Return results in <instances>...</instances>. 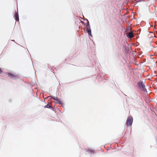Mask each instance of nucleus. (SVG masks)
Here are the masks:
<instances>
[{"instance_id":"13","label":"nucleus","mask_w":157,"mask_h":157,"mask_svg":"<svg viewBox=\"0 0 157 157\" xmlns=\"http://www.w3.org/2000/svg\"><path fill=\"white\" fill-rule=\"evenodd\" d=\"M156 74V73H155V75H155Z\"/></svg>"},{"instance_id":"9","label":"nucleus","mask_w":157,"mask_h":157,"mask_svg":"<svg viewBox=\"0 0 157 157\" xmlns=\"http://www.w3.org/2000/svg\"><path fill=\"white\" fill-rule=\"evenodd\" d=\"M51 107V106L49 105L48 104L44 106V108H50Z\"/></svg>"},{"instance_id":"11","label":"nucleus","mask_w":157,"mask_h":157,"mask_svg":"<svg viewBox=\"0 0 157 157\" xmlns=\"http://www.w3.org/2000/svg\"><path fill=\"white\" fill-rule=\"evenodd\" d=\"M2 70H1V69H0V73H1V72H2Z\"/></svg>"},{"instance_id":"7","label":"nucleus","mask_w":157,"mask_h":157,"mask_svg":"<svg viewBox=\"0 0 157 157\" xmlns=\"http://www.w3.org/2000/svg\"><path fill=\"white\" fill-rule=\"evenodd\" d=\"M56 101H57L56 102V103H58L60 105L62 104V103L61 101L58 98V99Z\"/></svg>"},{"instance_id":"8","label":"nucleus","mask_w":157,"mask_h":157,"mask_svg":"<svg viewBox=\"0 0 157 157\" xmlns=\"http://www.w3.org/2000/svg\"><path fill=\"white\" fill-rule=\"evenodd\" d=\"M54 100H55V101H57V100L58 99V98L57 97H51Z\"/></svg>"},{"instance_id":"10","label":"nucleus","mask_w":157,"mask_h":157,"mask_svg":"<svg viewBox=\"0 0 157 157\" xmlns=\"http://www.w3.org/2000/svg\"><path fill=\"white\" fill-rule=\"evenodd\" d=\"M86 26L87 27H90V26L89 24V22L88 21L86 25Z\"/></svg>"},{"instance_id":"3","label":"nucleus","mask_w":157,"mask_h":157,"mask_svg":"<svg viewBox=\"0 0 157 157\" xmlns=\"http://www.w3.org/2000/svg\"><path fill=\"white\" fill-rule=\"evenodd\" d=\"M126 35L130 39H131L133 37V33L132 31H131L129 33H127Z\"/></svg>"},{"instance_id":"4","label":"nucleus","mask_w":157,"mask_h":157,"mask_svg":"<svg viewBox=\"0 0 157 157\" xmlns=\"http://www.w3.org/2000/svg\"><path fill=\"white\" fill-rule=\"evenodd\" d=\"M15 14L14 15V17L15 19L17 21H19V17L18 16V11L17 10V12H15Z\"/></svg>"},{"instance_id":"2","label":"nucleus","mask_w":157,"mask_h":157,"mask_svg":"<svg viewBox=\"0 0 157 157\" xmlns=\"http://www.w3.org/2000/svg\"><path fill=\"white\" fill-rule=\"evenodd\" d=\"M139 86L141 89L142 90L146 91V89L145 87L144 82L141 81L139 82L138 83Z\"/></svg>"},{"instance_id":"12","label":"nucleus","mask_w":157,"mask_h":157,"mask_svg":"<svg viewBox=\"0 0 157 157\" xmlns=\"http://www.w3.org/2000/svg\"><path fill=\"white\" fill-rule=\"evenodd\" d=\"M154 71V73L155 72V71Z\"/></svg>"},{"instance_id":"1","label":"nucleus","mask_w":157,"mask_h":157,"mask_svg":"<svg viewBox=\"0 0 157 157\" xmlns=\"http://www.w3.org/2000/svg\"><path fill=\"white\" fill-rule=\"evenodd\" d=\"M133 119L131 116H129L127 118L126 121V125L127 126H131L133 122Z\"/></svg>"},{"instance_id":"5","label":"nucleus","mask_w":157,"mask_h":157,"mask_svg":"<svg viewBox=\"0 0 157 157\" xmlns=\"http://www.w3.org/2000/svg\"><path fill=\"white\" fill-rule=\"evenodd\" d=\"M86 30L88 34L90 35V36H91L92 35L91 34V30L90 27H88L87 28Z\"/></svg>"},{"instance_id":"6","label":"nucleus","mask_w":157,"mask_h":157,"mask_svg":"<svg viewBox=\"0 0 157 157\" xmlns=\"http://www.w3.org/2000/svg\"><path fill=\"white\" fill-rule=\"evenodd\" d=\"M8 75L9 77H10L12 78H13V77H16L17 76V75H14L10 73H8Z\"/></svg>"}]
</instances>
